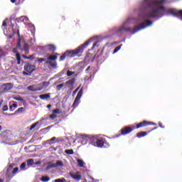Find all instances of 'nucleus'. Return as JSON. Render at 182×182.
Masks as SVG:
<instances>
[{
	"label": "nucleus",
	"instance_id": "nucleus-22",
	"mask_svg": "<svg viewBox=\"0 0 182 182\" xmlns=\"http://www.w3.org/2000/svg\"><path fill=\"white\" fill-rule=\"evenodd\" d=\"M41 181L43 182H48L50 180V178H49L48 176H43L42 178H41Z\"/></svg>",
	"mask_w": 182,
	"mask_h": 182
},
{
	"label": "nucleus",
	"instance_id": "nucleus-48",
	"mask_svg": "<svg viewBox=\"0 0 182 182\" xmlns=\"http://www.w3.org/2000/svg\"><path fill=\"white\" fill-rule=\"evenodd\" d=\"M28 59H31V60H33V59H35V56L33 55H31L30 56H28Z\"/></svg>",
	"mask_w": 182,
	"mask_h": 182
},
{
	"label": "nucleus",
	"instance_id": "nucleus-33",
	"mask_svg": "<svg viewBox=\"0 0 182 182\" xmlns=\"http://www.w3.org/2000/svg\"><path fill=\"white\" fill-rule=\"evenodd\" d=\"M65 153H66V154H73L74 151L73 149H66L65 150Z\"/></svg>",
	"mask_w": 182,
	"mask_h": 182
},
{
	"label": "nucleus",
	"instance_id": "nucleus-62",
	"mask_svg": "<svg viewBox=\"0 0 182 182\" xmlns=\"http://www.w3.org/2000/svg\"><path fill=\"white\" fill-rule=\"evenodd\" d=\"M47 107H48V109H50V107H52V105H47Z\"/></svg>",
	"mask_w": 182,
	"mask_h": 182
},
{
	"label": "nucleus",
	"instance_id": "nucleus-47",
	"mask_svg": "<svg viewBox=\"0 0 182 182\" xmlns=\"http://www.w3.org/2000/svg\"><path fill=\"white\" fill-rule=\"evenodd\" d=\"M8 110V105H4L3 107V112H6Z\"/></svg>",
	"mask_w": 182,
	"mask_h": 182
},
{
	"label": "nucleus",
	"instance_id": "nucleus-38",
	"mask_svg": "<svg viewBox=\"0 0 182 182\" xmlns=\"http://www.w3.org/2000/svg\"><path fill=\"white\" fill-rule=\"evenodd\" d=\"M63 86H65V85H63V83L57 85V86H56L57 90H60V89H62V87H63Z\"/></svg>",
	"mask_w": 182,
	"mask_h": 182
},
{
	"label": "nucleus",
	"instance_id": "nucleus-1",
	"mask_svg": "<svg viewBox=\"0 0 182 182\" xmlns=\"http://www.w3.org/2000/svg\"><path fill=\"white\" fill-rule=\"evenodd\" d=\"M90 43V41H88L74 50H66L65 54L67 55V58H75V56H79V55L83 53L85 48H86V46H89Z\"/></svg>",
	"mask_w": 182,
	"mask_h": 182
},
{
	"label": "nucleus",
	"instance_id": "nucleus-23",
	"mask_svg": "<svg viewBox=\"0 0 182 182\" xmlns=\"http://www.w3.org/2000/svg\"><path fill=\"white\" fill-rule=\"evenodd\" d=\"M16 56L17 65H21V54L17 53L16 54Z\"/></svg>",
	"mask_w": 182,
	"mask_h": 182
},
{
	"label": "nucleus",
	"instance_id": "nucleus-13",
	"mask_svg": "<svg viewBox=\"0 0 182 182\" xmlns=\"http://www.w3.org/2000/svg\"><path fill=\"white\" fill-rule=\"evenodd\" d=\"M46 64L50 65V66H51V68H56V67L58 66V63H56V61L53 63L52 61L47 60V61H46Z\"/></svg>",
	"mask_w": 182,
	"mask_h": 182
},
{
	"label": "nucleus",
	"instance_id": "nucleus-29",
	"mask_svg": "<svg viewBox=\"0 0 182 182\" xmlns=\"http://www.w3.org/2000/svg\"><path fill=\"white\" fill-rule=\"evenodd\" d=\"M23 50H25L26 53H29V46L27 44H24Z\"/></svg>",
	"mask_w": 182,
	"mask_h": 182
},
{
	"label": "nucleus",
	"instance_id": "nucleus-19",
	"mask_svg": "<svg viewBox=\"0 0 182 182\" xmlns=\"http://www.w3.org/2000/svg\"><path fill=\"white\" fill-rule=\"evenodd\" d=\"M63 166V162L62 161H57L55 164H54V167L56 168V167H62Z\"/></svg>",
	"mask_w": 182,
	"mask_h": 182
},
{
	"label": "nucleus",
	"instance_id": "nucleus-20",
	"mask_svg": "<svg viewBox=\"0 0 182 182\" xmlns=\"http://www.w3.org/2000/svg\"><path fill=\"white\" fill-rule=\"evenodd\" d=\"M77 163L79 166V167H85V161L82 159H77Z\"/></svg>",
	"mask_w": 182,
	"mask_h": 182
},
{
	"label": "nucleus",
	"instance_id": "nucleus-4",
	"mask_svg": "<svg viewBox=\"0 0 182 182\" xmlns=\"http://www.w3.org/2000/svg\"><path fill=\"white\" fill-rule=\"evenodd\" d=\"M127 22L124 23L121 27L116 31L117 36H123L124 32H132L131 28H126Z\"/></svg>",
	"mask_w": 182,
	"mask_h": 182
},
{
	"label": "nucleus",
	"instance_id": "nucleus-12",
	"mask_svg": "<svg viewBox=\"0 0 182 182\" xmlns=\"http://www.w3.org/2000/svg\"><path fill=\"white\" fill-rule=\"evenodd\" d=\"M75 82H76V78L73 77L71 80L66 81L65 85H67L68 86H73Z\"/></svg>",
	"mask_w": 182,
	"mask_h": 182
},
{
	"label": "nucleus",
	"instance_id": "nucleus-57",
	"mask_svg": "<svg viewBox=\"0 0 182 182\" xmlns=\"http://www.w3.org/2000/svg\"><path fill=\"white\" fill-rule=\"evenodd\" d=\"M35 164H36V165L42 164V162H41L40 161H38L37 162H36Z\"/></svg>",
	"mask_w": 182,
	"mask_h": 182
},
{
	"label": "nucleus",
	"instance_id": "nucleus-15",
	"mask_svg": "<svg viewBox=\"0 0 182 182\" xmlns=\"http://www.w3.org/2000/svg\"><path fill=\"white\" fill-rule=\"evenodd\" d=\"M146 136H147V133L146 132H140L136 134V137H138V139H141V137H144Z\"/></svg>",
	"mask_w": 182,
	"mask_h": 182
},
{
	"label": "nucleus",
	"instance_id": "nucleus-51",
	"mask_svg": "<svg viewBox=\"0 0 182 182\" xmlns=\"http://www.w3.org/2000/svg\"><path fill=\"white\" fill-rule=\"evenodd\" d=\"M80 88V87H78L76 90H75L73 92V94L76 95V93L77 92V91L79 90Z\"/></svg>",
	"mask_w": 182,
	"mask_h": 182
},
{
	"label": "nucleus",
	"instance_id": "nucleus-60",
	"mask_svg": "<svg viewBox=\"0 0 182 182\" xmlns=\"http://www.w3.org/2000/svg\"><path fill=\"white\" fill-rule=\"evenodd\" d=\"M90 70V66H88L87 68V69L85 70V72H87L88 70Z\"/></svg>",
	"mask_w": 182,
	"mask_h": 182
},
{
	"label": "nucleus",
	"instance_id": "nucleus-44",
	"mask_svg": "<svg viewBox=\"0 0 182 182\" xmlns=\"http://www.w3.org/2000/svg\"><path fill=\"white\" fill-rule=\"evenodd\" d=\"M82 139H85V140H89V135H82Z\"/></svg>",
	"mask_w": 182,
	"mask_h": 182
},
{
	"label": "nucleus",
	"instance_id": "nucleus-6",
	"mask_svg": "<svg viewBox=\"0 0 182 182\" xmlns=\"http://www.w3.org/2000/svg\"><path fill=\"white\" fill-rule=\"evenodd\" d=\"M14 87V85L11 83H5L3 84L0 87V95H4V93H6V92H9V90H11Z\"/></svg>",
	"mask_w": 182,
	"mask_h": 182
},
{
	"label": "nucleus",
	"instance_id": "nucleus-39",
	"mask_svg": "<svg viewBox=\"0 0 182 182\" xmlns=\"http://www.w3.org/2000/svg\"><path fill=\"white\" fill-rule=\"evenodd\" d=\"M72 75H75V72L70 70L67 71V76H72Z\"/></svg>",
	"mask_w": 182,
	"mask_h": 182
},
{
	"label": "nucleus",
	"instance_id": "nucleus-31",
	"mask_svg": "<svg viewBox=\"0 0 182 182\" xmlns=\"http://www.w3.org/2000/svg\"><path fill=\"white\" fill-rule=\"evenodd\" d=\"M53 113L54 114H60V113H62V112L60 111V109H58V108H57V109L53 110Z\"/></svg>",
	"mask_w": 182,
	"mask_h": 182
},
{
	"label": "nucleus",
	"instance_id": "nucleus-59",
	"mask_svg": "<svg viewBox=\"0 0 182 182\" xmlns=\"http://www.w3.org/2000/svg\"><path fill=\"white\" fill-rule=\"evenodd\" d=\"M2 103H4V100H3L1 101H0V109H1V107H2Z\"/></svg>",
	"mask_w": 182,
	"mask_h": 182
},
{
	"label": "nucleus",
	"instance_id": "nucleus-46",
	"mask_svg": "<svg viewBox=\"0 0 182 182\" xmlns=\"http://www.w3.org/2000/svg\"><path fill=\"white\" fill-rule=\"evenodd\" d=\"M36 139H35V136H33L31 139H30V141H28V143H33V141H36Z\"/></svg>",
	"mask_w": 182,
	"mask_h": 182
},
{
	"label": "nucleus",
	"instance_id": "nucleus-56",
	"mask_svg": "<svg viewBox=\"0 0 182 182\" xmlns=\"http://www.w3.org/2000/svg\"><path fill=\"white\" fill-rule=\"evenodd\" d=\"M17 36L21 38V34L19 33V29H17Z\"/></svg>",
	"mask_w": 182,
	"mask_h": 182
},
{
	"label": "nucleus",
	"instance_id": "nucleus-11",
	"mask_svg": "<svg viewBox=\"0 0 182 182\" xmlns=\"http://www.w3.org/2000/svg\"><path fill=\"white\" fill-rule=\"evenodd\" d=\"M146 126H149V122L146 120H144L141 122L136 124V126L134 128V129H141V127H146Z\"/></svg>",
	"mask_w": 182,
	"mask_h": 182
},
{
	"label": "nucleus",
	"instance_id": "nucleus-24",
	"mask_svg": "<svg viewBox=\"0 0 182 182\" xmlns=\"http://www.w3.org/2000/svg\"><path fill=\"white\" fill-rule=\"evenodd\" d=\"M33 163H35V161H33V159H30L27 160V166H33Z\"/></svg>",
	"mask_w": 182,
	"mask_h": 182
},
{
	"label": "nucleus",
	"instance_id": "nucleus-17",
	"mask_svg": "<svg viewBox=\"0 0 182 182\" xmlns=\"http://www.w3.org/2000/svg\"><path fill=\"white\" fill-rule=\"evenodd\" d=\"M82 95H83V88H81L79 90L75 99H78L79 100H80V98L82 97Z\"/></svg>",
	"mask_w": 182,
	"mask_h": 182
},
{
	"label": "nucleus",
	"instance_id": "nucleus-32",
	"mask_svg": "<svg viewBox=\"0 0 182 182\" xmlns=\"http://www.w3.org/2000/svg\"><path fill=\"white\" fill-rule=\"evenodd\" d=\"M120 49H122V45L116 47L114 50L113 53H117V52H119V50H120Z\"/></svg>",
	"mask_w": 182,
	"mask_h": 182
},
{
	"label": "nucleus",
	"instance_id": "nucleus-3",
	"mask_svg": "<svg viewBox=\"0 0 182 182\" xmlns=\"http://www.w3.org/2000/svg\"><path fill=\"white\" fill-rule=\"evenodd\" d=\"M49 85H50V82L44 81L43 82L38 84L37 85H34L33 87H28V89H30L31 92H39L41 90H43V89H46V87H48Z\"/></svg>",
	"mask_w": 182,
	"mask_h": 182
},
{
	"label": "nucleus",
	"instance_id": "nucleus-63",
	"mask_svg": "<svg viewBox=\"0 0 182 182\" xmlns=\"http://www.w3.org/2000/svg\"><path fill=\"white\" fill-rule=\"evenodd\" d=\"M12 167H14V164L9 165L10 168H12Z\"/></svg>",
	"mask_w": 182,
	"mask_h": 182
},
{
	"label": "nucleus",
	"instance_id": "nucleus-2",
	"mask_svg": "<svg viewBox=\"0 0 182 182\" xmlns=\"http://www.w3.org/2000/svg\"><path fill=\"white\" fill-rule=\"evenodd\" d=\"M92 146H95V147H104L105 149H107V147L110 146V144L107 142V140L105 138H101L99 139H96L95 141L92 142Z\"/></svg>",
	"mask_w": 182,
	"mask_h": 182
},
{
	"label": "nucleus",
	"instance_id": "nucleus-55",
	"mask_svg": "<svg viewBox=\"0 0 182 182\" xmlns=\"http://www.w3.org/2000/svg\"><path fill=\"white\" fill-rule=\"evenodd\" d=\"M2 26H6V21H4L2 23Z\"/></svg>",
	"mask_w": 182,
	"mask_h": 182
},
{
	"label": "nucleus",
	"instance_id": "nucleus-40",
	"mask_svg": "<svg viewBox=\"0 0 182 182\" xmlns=\"http://www.w3.org/2000/svg\"><path fill=\"white\" fill-rule=\"evenodd\" d=\"M15 100H18V102H23V98L21 97H14Z\"/></svg>",
	"mask_w": 182,
	"mask_h": 182
},
{
	"label": "nucleus",
	"instance_id": "nucleus-28",
	"mask_svg": "<svg viewBox=\"0 0 182 182\" xmlns=\"http://www.w3.org/2000/svg\"><path fill=\"white\" fill-rule=\"evenodd\" d=\"M50 168H55V164H48V166H47L46 170H50Z\"/></svg>",
	"mask_w": 182,
	"mask_h": 182
},
{
	"label": "nucleus",
	"instance_id": "nucleus-43",
	"mask_svg": "<svg viewBox=\"0 0 182 182\" xmlns=\"http://www.w3.org/2000/svg\"><path fill=\"white\" fill-rule=\"evenodd\" d=\"M157 124L152 122H148V126H156Z\"/></svg>",
	"mask_w": 182,
	"mask_h": 182
},
{
	"label": "nucleus",
	"instance_id": "nucleus-34",
	"mask_svg": "<svg viewBox=\"0 0 182 182\" xmlns=\"http://www.w3.org/2000/svg\"><path fill=\"white\" fill-rule=\"evenodd\" d=\"M19 171V168L18 167H16L13 169L12 171V174L13 176H15V174H16V172Z\"/></svg>",
	"mask_w": 182,
	"mask_h": 182
},
{
	"label": "nucleus",
	"instance_id": "nucleus-18",
	"mask_svg": "<svg viewBox=\"0 0 182 182\" xmlns=\"http://www.w3.org/2000/svg\"><path fill=\"white\" fill-rule=\"evenodd\" d=\"M58 53H55V55H50L48 57V60H56V59H58Z\"/></svg>",
	"mask_w": 182,
	"mask_h": 182
},
{
	"label": "nucleus",
	"instance_id": "nucleus-54",
	"mask_svg": "<svg viewBox=\"0 0 182 182\" xmlns=\"http://www.w3.org/2000/svg\"><path fill=\"white\" fill-rule=\"evenodd\" d=\"M12 106L14 108V109H16V107H18V105L16 104H13Z\"/></svg>",
	"mask_w": 182,
	"mask_h": 182
},
{
	"label": "nucleus",
	"instance_id": "nucleus-30",
	"mask_svg": "<svg viewBox=\"0 0 182 182\" xmlns=\"http://www.w3.org/2000/svg\"><path fill=\"white\" fill-rule=\"evenodd\" d=\"M15 176L12 173V172H11V173H9V172H7L6 173V177H7V178H12L13 177H14Z\"/></svg>",
	"mask_w": 182,
	"mask_h": 182
},
{
	"label": "nucleus",
	"instance_id": "nucleus-10",
	"mask_svg": "<svg viewBox=\"0 0 182 182\" xmlns=\"http://www.w3.org/2000/svg\"><path fill=\"white\" fill-rule=\"evenodd\" d=\"M44 50L46 52H51L53 53L56 50V47L53 45H48V46H46L43 48Z\"/></svg>",
	"mask_w": 182,
	"mask_h": 182
},
{
	"label": "nucleus",
	"instance_id": "nucleus-53",
	"mask_svg": "<svg viewBox=\"0 0 182 182\" xmlns=\"http://www.w3.org/2000/svg\"><path fill=\"white\" fill-rule=\"evenodd\" d=\"M156 129H159V127H156L153 128L148 133H151V132H153V130H156Z\"/></svg>",
	"mask_w": 182,
	"mask_h": 182
},
{
	"label": "nucleus",
	"instance_id": "nucleus-61",
	"mask_svg": "<svg viewBox=\"0 0 182 182\" xmlns=\"http://www.w3.org/2000/svg\"><path fill=\"white\" fill-rule=\"evenodd\" d=\"M11 4H15L16 2V0H11Z\"/></svg>",
	"mask_w": 182,
	"mask_h": 182
},
{
	"label": "nucleus",
	"instance_id": "nucleus-16",
	"mask_svg": "<svg viewBox=\"0 0 182 182\" xmlns=\"http://www.w3.org/2000/svg\"><path fill=\"white\" fill-rule=\"evenodd\" d=\"M39 97L42 100H45V99H50V94L40 95Z\"/></svg>",
	"mask_w": 182,
	"mask_h": 182
},
{
	"label": "nucleus",
	"instance_id": "nucleus-9",
	"mask_svg": "<svg viewBox=\"0 0 182 182\" xmlns=\"http://www.w3.org/2000/svg\"><path fill=\"white\" fill-rule=\"evenodd\" d=\"M70 176L73 178V180H75V181H80V180H82V175H80V172L70 173Z\"/></svg>",
	"mask_w": 182,
	"mask_h": 182
},
{
	"label": "nucleus",
	"instance_id": "nucleus-42",
	"mask_svg": "<svg viewBox=\"0 0 182 182\" xmlns=\"http://www.w3.org/2000/svg\"><path fill=\"white\" fill-rule=\"evenodd\" d=\"M37 125H38V122L33 124L30 127V130H33V129H35V127H36Z\"/></svg>",
	"mask_w": 182,
	"mask_h": 182
},
{
	"label": "nucleus",
	"instance_id": "nucleus-14",
	"mask_svg": "<svg viewBox=\"0 0 182 182\" xmlns=\"http://www.w3.org/2000/svg\"><path fill=\"white\" fill-rule=\"evenodd\" d=\"M80 102V100L75 98L72 105V107H73V109H76L79 106Z\"/></svg>",
	"mask_w": 182,
	"mask_h": 182
},
{
	"label": "nucleus",
	"instance_id": "nucleus-41",
	"mask_svg": "<svg viewBox=\"0 0 182 182\" xmlns=\"http://www.w3.org/2000/svg\"><path fill=\"white\" fill-rule=\"evenodd\" d=\"M26 167V162H23L21 165L20 166V168L22 170Z\"/></svg>",
	"mask_w": 182,
	"mask_h": 182
},
{
	"label": "nucleus",
	"instance_id": "nucleus-45",
	"mask_svg": "<svg viewBox=\"0 0 182 182\" xmlns=\"http://www.w3.org/2000/svg\"><path fill=\"white\" fill-rule=\"evenodd\" d=\"M55 140H56V137L55 136L50 139L51 144H53V143H55Z\"/></svg>",
	"mask_w": 182,
	"mask_h": 182
},
{
	"label": "nucleus",
	"instance_id": "nucleus-26",
	"mask_svg": "<svg viewBox=\"0 0 182 182\" xmlns=\"http://www.w3.org/2000/svg\"><path fill=\"white\" fill-rule=\"evenodd\" d=\"M66 57H68L66 53L65 52L60 57V62H62L66 59Z\"/></svg>",
	"mask_w": 182,
	"mask_h": 182
},
{
	"label": "nucleus",
	"instance_id": "nucleus-49",
	"mask_svg": "<svg viewBox=\"0 0 182 182\" xmlns=\"http://www.w3.org/2000/svg\"><path fill=\"white\" fill-rule=\"evenodd\" d=\"M9 110H10V112H14V110H15V108L13 107V105H11L9 107Z\"/></svg>",
	"mask_w": 182,
	"mask_h": 182
},
{
	"label": "nucleus",
	"instance_id": "nucleus-35",
	"mask_svg": "<svg viewBox=\"0 0 182 182\" xmlns=\"http://www.w3.org/2000/svg\"><path fill=\"white\" fill-rule=\"evenodd\" d=\"M54 182H66V179H65V178H58V179H55Z\"/></svg>",
	"mask_w": 182,
	"mask_h": 182
},
{
	"label": "nucleus",
	"instance_id": "nucleus-25",
	"mask_svg": "<svg viewBox=\"0 0 182 182\" xmlns=\"http://www.w3.org/2000/svg\"><path fill=\"white\" fill-rule=\"evenodd\" d=\"M20 21H21V22H28V21H29V19L28 18V17H26L25 16H22L20 17Z\"/></svg>",
	"mask_w": 182,
	"mask_h": 182
},
{
	"label": "nucleus",
	"instance_id": "nucleus-52",
	"mask_svg": "<svg viewBox=\"0 0 182 182\" xmlns=\"http://www.w3.org/2000/svg\"><path fill=\"white\" fill-rule=\"evenodd\" d=\"M23 75H26V76H31V74H29V73H26V72H23Z\"/></svg>",
	"mask_w": 182,
	"mask_h": 182
},
{
	"label": "nucleus",
	"instance_id": "nucleus-64",
	"mask_svg": "<svg viewBox=\"0 0 182 182\" xmlns=\"http://www.w3.org/2000/svg\"><path fill=\"white\" fill-rule=\"evenodd\" d=\"M0 182H4V179H0Z\"/></svg>",
	"mask_w": 182,
	"mask_h": 182
},
{
	"label": "nucleus",
	"instance_id": "nucleus-36",
	"mask_svg": "<svg viewBox=\"0 0 182 182\" xmlns=\"http://www.w3.org/2000/svg\"><path fill=\"white\" fill-rule=\"evenodd\" d=\"M37 60H38V62H39V63H43V62H46V58H38Z\"/></svg>",
	"mask_w": 182,
	"mask_h": 182
},
{
	"label": "nucleus",
	"instance_id": "nucleus-5",
	"mask_svg": "<svg viewBox=\"0 0 182 182\" xmlns=\"http://www.w3.org/2000/svg\"><path fill=\"white\" fill-rule=\"evenodd\" d=\"M151 25H153V21H148L146 23L142 22L140 26H139L138 27L134 28L133 33H136L139 32V31L146 29V28H147V26H151Z\"/></svg>",
	"mask_w": 182,
	"mask_h": 182
},
{
	"label": "nucleus",
	"instance_id": "nucleus-27",
	"mask_svg": "<svg viewBox=\"0 0 182 182\" xmlns=\"http://www.w3.org/2000/svg\"><path fill=\"white\" fill-rule=\"evenodd\" d=\"M100 46V41H96L95 43H93L92 49H95L96 47Z\"/></svg>",
	"mask_w": 182,
	"mask_h": 182
},
{
	"label": "nucleus",
	"instance_id": "nucleus-37",
	"mask_svg": "<svg viewBox=\"0 0 182 182\" xmlns=\"http://www.w3.org/2000/svg\"><path fill=\"white\" fill-rule=\"evenodd\" d=\"M58 117V115L56 114H53L50 115V119H52V120H55Z\"/></svg>",
	"mask_w": 182,
	"mask_h": 182
},
{
	"label": "nucleus",
	"instance_id": "nucleus-7",
	"mask_svg": "<svg viewBox=\"0 0 182 182\" xmlns=\"http://www.w3.org/2000/svg\"><path fill=\"white\" fill-rule=\"evenodd\" d=\"M35 65H32V64L28 63L24 65V70L26 72H28V73L31 74L33 73V72H35L36 70Z\"/></svg>",
	"mask_w": 182,
	"mask_h": 182
},
{
	"label": "nucleus",
	"instance_id": "nucleus-50",
	"mask_svg": "<svg viewBox=\"0 0 182 182\" xmlns=\"http://www.w3.org/2000/svg\"><path fill=\"white\" fill-rule=\"evenodd\" d=\"M159 126L161 127V129H164V126H163V124L161 122H159Z\"/></svg>",
	"mask_w": 182,
	"mask_h": 182
},
{
	"label": "nucleus",
	"instance_id": "nucleus-58",
	"mask_svg": "<svg viewBox=\"0 0 182 182\" xmlns=\"http://www.w3.org/2000/svg\"><path fill=\"white\" fill-rule=\"evenodd\" d=\"M22 58H23V59H28V56L26 55H22Z\"/></svg>",
	"mask_w": 182,
	"mask_h": 182
},
{
	"label": "nucleus",
	"instance_id": "nucleus-8",
	"mask_svg": "<svg viewBox=\"0 0 182 182\" xmlns=\"http://www.w3.org/2000/svg\"><path fill=\"white\" fill-rule=\"evenodd\" d=\"M133 130H134V129L130 127H125L120 130V133L122 136H126V134H129V133H132Z\"/></svg>",
	"mask_w": 182,
	"mask_h": 182
},
{
	"label": "nucleus",
	"instance_id": "nucleus-21",
	"mask_svg": "<svg viewBox=\"0 0 182 182\" xmlns=\"http://www.w3.org/2000/svg\"><path fill=\"white\" fill-rule=\"evenodd\" d=\"M22 112H23V107H19L14 114H11V115L14 116V114H18V113H22Z\"/></svg>",
	"mask_w": 182,
	"mask_h": 182
}]
</instances>
